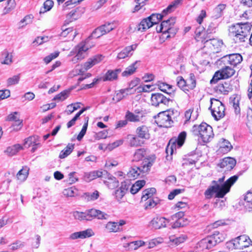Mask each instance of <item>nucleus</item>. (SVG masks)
Masks as SVG:
<instances>
[{
    "instance_id": "bb28decb",
    "label": "nucleus",
    "mask_w": 252,
    "mask_h": 252,
    "mask_svg": "<svg viewBox=\"0 0 252 252\" xmlns=\"http://www.w3.org/2000/svg\"><path fill=\"white\" fill-rule=\"evenodd\" d=\"M136 133L138 136L141 138L145 139L150 138V135L149 133V129L146 126H138L136 130Z\"/></svg>"
},
{
    "instance_id": "4c0bfd02",
    "label": "nucleus",
    "mask_w": 252,
    "mask_h": 252,
    "mask_svg": "<svg viewBox=\"0 0 252 252\" xmlns=\"http://www.w3.org/2000/svg\"><path fill=\"white\" fill-rule=\"evenodd\" d=\"M152 22L149 20V18H147L143 19L139 23L138 26V30L141 31H144L152 27Z\"/></svg>"
},
{
    "instance_id": "37998d69",
    "label": "nucleus",
    "mask_w": 252,
    "mask_h": 252,
    "mask_svg": "<svg viewBox=\"0 0 252 252\" xmlns=\"http://www.w3.org/2000/svg\"><path fill=\"white\" fill-rule=\"evenodd\" d=\"M156 190L155 188H152L146 189L143 191V194L141 197L142 201H146L148 199L152 198L154 194L156 193Z\"/></svg>"
},
{
    "instance_id": "423d86ee",
    "label": "nucleus",
    "mask_w": 252,
    "mask_h": 252,
    "mask_svg": "<svg viewBox=\"0 0 252 252\" xmlns=\"http://www.w3.org/2000/svg\"><path fill=\"white\" fill-rule=\"evenodd\" d=\"M187 136L185 131L181 132L177 137H172L169 141L166 151L168 156H173L177 149L180 148L184 144Z\"/></svg>"
},
{
    "instance_id": "09e8293b",
    "label": "nucleus",
    "mask_w": 252,
    "mask_h": 252,
    "mask_svg": "<svg viewBox=\"0 0 252 252\" xmlns=\"http://www.w3.org/2000/svg\"><path fill=\"white\" fill-rule=\"evenodd\" d=\"M74 149V144H68L67 146L61 151L59 158H65L68 156Z\"/></svg>"
},
{
    "instance_id": "69168bd1",
    "label": "nucleus",
    "mask_w": 252,
    "mask_h": 252,
    "mask_svg": "<svg viewBox=\"0 0 252 252\" xmlns=\"http://www.w3.org/2000/svg\"><path fill=\"white\" fill-rule=\"evenodd\" d=\"M86 110V108H83L79 112H78L74 118L71 119L69 122H68L67 124V126L68 128L71 127L75 124V122L79 118L80 116Z\"/></svg>"
},
{
    "instance_id": "5fc2aeb1",
    "label": "nucleus",
    "mask_w": 252,
    "mask_h": 252,
    "mask_svg": "<svg viewBox=\"0 0 252 252\" xmlns=\"http://www.w3.org/2000/svg\"><path fill=\"white\" fill-rule=\"evenodd\" d=\"M126 97L125 94L123 93L122 89H121L115 92L112 99L116 103L119 102Z\"/></svg>"
},
{
    "instance_id": "72a5a7b5",
    "label": "nucleus",
    "mask_w": 252,
    "mask_h": 252,
    "mask_svg": "<svg viewBox=\"0 0 252 252\" xmlns=\"http://www.w3.org/2000/svg\"><path fill=\"white\" fill-rule=\"evenodd\" d=\"M139 61H136L128 67H127L124 71L122 73V76L124 77H127L132 75L135 71L138 66L137 64L138 63Z\"/></svg>"
},
{
    "instance_id": "8fccbe9b",
    "label": "nucleus",
    "mask_w": 252,
    "mask_h": 252,
    "mask_svg": "<svg viewBox=\"0 0 252 252\" xmlns=\"http://www.w3.org/2000/svg\"><path fill=\"white\" fill-rule=\"evenodd\" d=\"M20 79V74H17L13 75L12 77L8 78L6 80V84L7 86L15 85L19 83Z\"/></svg>"
},
{
    "instance_id": "cd10ccee",
    "label": "nucleus",
    "mask_w": 252,
    "mask_h": 252,
    "mask_svg": "<svg viewBox=\"0 0 252 252\" xmlns=\"http://www.w3.org/2000/svg\"><path fill=\"white\" fill-rule=\"evenodd\" d=\"M29 170V167L27 166H23L17 173L16 178L17 180L20 183L25 181L28 177Z\"/></svg>"
},
{
    "instance_id": "ea45409f",
    "label": "nucleus",
    "mask_w": 252,
    "mask_h": 252,
    "mask_svg": "<svg viewBox=\"0 0 252 252\" xmlns=\"http://www.w3.org/2000/svg\"><path fill=\"white\" fill-rule=\"evenodd\" d=\"M105 228L109 232L116 233L121 231L118 222L115 221L108 222L106 224Z\"/></svg>"
},
{
    "instance_id": "f704fd0d",
    "label": "nucleus",
    "mask_w": 252,
    "mask_h": 252,
    "mask_svg": "<svg viewBox=\"0 0 252 252\" xmlns=\"http://www.w3.org/2000/svg\"><path fill=\"white\" fill-rule=\"evenodd\" d=\"M140 137L132 135L127 136V139L129 145L131 147H137L140 146L143 142L139 139Z\"/></svg>"
},
{
    "instance_id": "9b49d317",
    "label": "nucleus",
    "mask_w": 252,
    "mask_h": 252,
    "mask_svg": "<svg viewBox=\"0 0 252 252\" xmlns=\"http://www.w3.org/2000/svg\"><path fill=\"white\" fill-rule=\"evenodd\" d=\"M235 71L233 68L228 66H226L220 70L217 71L212 79L211 80V84H215L220 79L228 78L233 76Z\"/></svg>"
},
{
    "instance_id": "7ed1b4c3",
    "label": "nucleus",
    "mask_w": 252,
    "mask_h": 252,
    "mask_svg": "<svg viewBox=\"0 0 252 252\" xmlns=\"http://www.w3.org/2000/svg\"><path fill=\"white\" fill-rule=\"evenodd\" d=\"M73 216L75 219L80 220H90L91 218H97L98 220H108L110 217L109 215L99 210L91 209L86 211L85 212L76 211L73 213Z\"/></svg>"
},
{
    "instance_id": "393cba45",
    "label": "nucleus",
    "mask_w": 252,
    "mask_h": 252,
    "mask_svg": "<svg viewBox=\"0 0 252 252\" xmlns=\"http://www.w3.org/2000/svg\"><path fill=\"white\" fill-rule=\"evenodd\" d=\"M121 69L108 70L102 77L103 81H113L118 78V75L120 73Z\"/></svg>"
},
{
    "instance_id": "e2e57ef3",
    "label": "nucleus",
    "mask_w": 252,
    "mask_h": 252,
    "mask_svg": "<svg viewBox=\"0 0 252 252\" xmlns=\"http://www.w3.org/2000/svg\"><path fill=\"white\" fill-rule=\"evenodd\" d=\"M85 195L88 201H94L98 198L99 193L97 190H95L93 192L85 193Z\"/></svg>"
},
{
    "instance_id": "774afa93",
    "label": "nucleus",
    "mask_w": 252,
    "mask_h": 252,
    "mask_svg": "<svg viewBox=\"0 0 252 252\" xmlns=\"http://www.w3.org/2000/svg\"><path fill=\"white\" fill-rule=\"evenodd\" d=\"M84 68L82 65H77L75 66V68L70 72V75L71 77L79 75L81 73L84 72Z\"/></svg>"
},
{
    "instance_id": "052dcab7",
    "label": "nucleus",
    "mask_w": 252,
    "mask_h": 252,
    "mask_svg": "<svg viewBox=\"0 0 252 252\" xmlns=\"http://www.w3.org/2000/svg\"><path fill=\"white\" fill-rule=\"evenodd\" d=\"M3 56L4 58L3 62H1L2 64L10 65L12 63L13 61V56L11 53H8V52H5L3 54Z\"/></svg>"
},
{
    "instance_id": "f8f14e48",
    "label": "nucleus",
    "mask_w": 252,
    "mask_h": 252,
    "mask_svg": "<svg viewBox=\"0 0 252 252\" xmlns=\"http://www.w3.org/2000/svg\"><path fill=\"white\" fill-rule=\"evenodd\" d=\"M234 248L236 249L243 250L249 247L252 244V241L249 236L246 235H241L231 241Z\"/></svg>"
},
{
    "instance_id": "1a4fd4ad",
    "label": "nucleus",
    "mask_w": 252,
    "mask_h": 252,
    "mask_svg": "<svg viewBox=\"0 0 252 252\" xmlns=\"http://www.w3.org/2000/svg\"><path fill=\"white\" fill-rule=\"evenodd\" d=\"M183 0H175L168 7L164 9L160 14H153L148 17L149 20L152 22V25L157 24L160 20L165 15L174 11L182 2Z\"/></svg>"
},
{
    "instance_id": "de8ad7c7",
    "label": "nucleus",
    "mask_w": 252,
    "mask_h": 252,
    "mask_svg": "<svg viewBox=\"0 0 252 252\" xmlns=\"http://www.w3.org/2000/svg\"><path fill=\"white\" fill-rule=\"evenodd\" d=\"M198 114L197 112H194L193 113V110L189 109L187 111H186L185 113V117L186 119V121L187 122L189 120L192 121H194L196 119L197 117Z\"/></svg>"
},
{
    "instance_id": "f03ea898",
    "label": "nucleus",
    "mask_w": 252,
    "mask_h": 252,
    "mask_svg": "<svg viewBox=\"0 0 252 252\" xmlns=\"http://www.w3.org/2000/svg\"><path fill=\"white\" fill-rule=\"evenodd\" d=\"M252 25L249 23H238L229 28V34L235 43L243 42L251 30Z\"/></svg>"
},
{
    "instance_id": "5701e85b",
    "label": "nucleus",
    "mask_w": 252,
    "mask_h": 252,
    "mask_svg": "<svg viewBox=\"0 0 252 252\" xmlns=\"http://www.w3.org/2000/svg\"><path fill=\"white\" fill-rule=\"evenodd\" d=\"M102 59L103 57L101 55H97L89 59L87 62L82 65L84 70L86 71L94 65L98 63L102 60Z\"/></svg>"
},
{
    "instance_id": "473e14b6",
    "label": "nucleus",
    "mask_w": 252,
    "mask_h": 252,
    "mask_svg": "<svg viewBox=\"0 0 252 252\" xmlns=\"http://www.w3.org/2000/svg\"><path fill=\"white\" fill-rule=\"evenodd\" d=\"M23 149V147L19 144H15L7 148L4 151L5 155L8 157L15 156L19 151Z\"/></svg>"
},
{
    "instance_id": "a878e982",
    "label": "nucleus",
    "mask_w": 252,
    "mask_h": 252,
    "mask_svg": "<svg viewBox=\"0 0 252 252\" xmlns=\"http://www.w3.org/2000/svg\"><path fill=\"white\" fill-rule=\"evenodd\" d=\"M232 148L230 143L224 139H220V147L217 152L218 154H226L229 152Z\"/></svg>"
},
{
    "instance_id": "c756f323",
    "label": "nucleus",
    "mask_w": 252,
    "mask_h": 252,
    "mask_svg": "<svg viewBox=\"0 0 252 252\" xmlns=\"http://www.w3.org/2000/svg\"><path fill=\"white\" fill-rule=\"evenodd\" d=\"M154 162V158H144L140 166L139 167V169L141 170V172L143 173L147 172L150 170Z\"/></svg>"
},
{
    "instance_id": "79ce46f5",
    "label": "nucleus",
    "mask_w": 252,
    "mask_h": 252,
    "mask_svg": "<svg viewBox=\"0 0 252 252\" xmlns=\"http://www.w3.org/2000/svg\"><path fill=\"white\" fill-rule=\"evenodd\" d=\"M144 180H139L135 182L130 188V192L134 194L137 193L145 185Z\"/></svg>"
},
{
    "instance_id": "e433bc0d",
    "label": "nucleus",
    "mask_w": 252,
    "mask_h": 252,
    "mask_svg": "<svg viewBox=\"0 0 252 252\" xmlns=\"http://www.w3.org/2000/svg\"><path fill=\"white\" fill-rule=\"evenodd\" d=\"M187 239V237L184 235H182L178 237L171 236L169 237V241L171 245L177 246L184 242Z\"/></svg>"
},
{
    "instance_id": "680f3d73",
    "label": "nucleus",
    "mask_w": 252,
    "mask_h": 252,
    "mask_svg": "<svg viewBox=\"0 0 252 252\" xmlns=\"http://www.w3.org/2000/svg\"><path fill=\"white\" fill-rule=\"evenodd\" d=\"M7 120L12 122H17L18 124H22V120H20L19 114L17 112L9 115L7 117Z\"/></svg>"
},
{
    "instance_id": "ddd939ff",
    "label": "nucleus",
    "mask_w": 252,
    "mask_h": 252,
    "mask_svg": "<svg viewBox=\"0 0 252 252\" xmlns=\"http://www.w3.org/2000/svg\"><path fill=\"white\" fill-rule=\"evenodd\" d=\"M204 50L209 53L218 52L221 42L217 39H210L204 42Z\"/></svg>"
},
{
    "instance_id": "0eeeda50",
    "label": "nucleus",
    "mask_w": 252,
    "mask_h": 252,
    "mask_svg": "<svg viewBox=\"0 0 252 252\" xmlns=\"http://www.w3.org/2000/svg\"><path fill=\"white\" fill-rule=\"evenodd\" d=\"M209 107L213 117L216 120H219L225 116V107L222 103L215 98L210 99Z\"/></svg>"
},
{
    "instance_id": "3c124183",
    "label": "nucleus",
    "mask_w": 252,
    "mask_h": 252,
    "mask_svg": "<svg viewBox=\"0 0 252 252\" xmlns=\"http://www.w3.org/2000/svg\"><path fill=\"white\" fill-rule=\"evenodd\" d=\"M140 172H141V170H139V167L132 168L127 172V177L130 180H134L139 176Z\"/></svg>"
},
{
    "instance_id": "bf43d9fd",
    "label": "nucleus",
    "mask_w": 252,
    "mask_h": 252,
    "mask_svg": "<svg viewBox=\"0 0 252 252\" xmlns=\"http://www.w3.org/2000/svg\"><path fill=\"white\" fill-rule=\"evenodd\" d=\"M177 84L178 86L182 89L184 91L188 90L186 88L187 87V81L184 80L182 76H178L176 79Z\"/></svg>"
},
{
    "instance_id": "864d4df0",
    "label": "nucleus",
    "mask_w": 252,
    "mask_h": 252,
    "mask_svg": "<svg viewBox=\"0 0 252 252\" xmlns=\"http://www.w3.org/2000/svg\"><path fill=\"white\" fill-rule=\"evenodd\" d=\"M117 24L115 22H108L101 26V27H103V31L105 32V34L110 32L116 28Z\"/></svg>"
},
{
    "instance_id": "20e7f679",
    "label": "nucleus",
    "mask_w": 252,
    "mask_h": 252,
    "mask_svg": "<svg viewBox=\"0 0 252 252\" xmlns=\"http://www.w3.org/2000/svg\"><path fill=\"white\" fill-rule=\"evenodd\" d=\"M192 131L204 143L211 141L214 136L212 127L205 123L198 126L194 125L192 127Z\"/></svg>"
},
{
    "instance_id": "dca6fc26",
    "label": "nucleus",
    "mask_w": 252,
    "mask_h": 252,
    "mask_svg": "<svg viewBox=\"0 0 252 252\" xmlns=\"http://www.w3.org/2000/svg\"><path fill=\"white\" fill-rule=\"evenodd\" d=\"M152 105L158 106L160 104L167 105L169 99L160 93L153 94L151 98Z\"/></svg>"
},
{
    "instance_id": "6e6d98bb",
    "label": "nucleus",
    "mask_w": 252,
    "mask_h": 252,
    "mask_svg": "<svg viewBox=\"0 0 252 252\" xmlns=\"http://www.w3.org/2000/svg\"><path fill=\"white\" fill-rule=\"evenodd\" d=\"M187 87L190 89H194L196 86V80L194 75L193 73L189 74V78L186 80Z\"/></svg>"
},
{
    "instance_id": "2f4dec72",
    "label": "nucleus",
    "mask_w": 252,
    "mask_h": 252,
    "mask_svg": "<svg viewBox=\"0 0 252 252\" xmlns=\"http://www.w3.org/2000/svg\"><path fill=\"white\" fill-rule=\"evenodd\" d=\"M158 89L162 92L166 94H171L174 92L173 86L166 83L158 82L157 83Z\"/></svg>"
},
{
    "instance_id": "c03bdc74",
    "label": "nucleus",
    "mask_w": 252,
    "mask_h": 252,
    "mask_svg": "<svg viewBox=\"0 0 252 252\" xmlns=\"http://www.w3.org/2000/svg\"><path fill=\"white\" fill-rule=\"evenodd\" d=\"M230 103L232 105L236 114H239L240 113V97L239 96H235L234 97H231Z\"/></svg>"
},
{
    "instance_id": "6ab92c4d",
    "label": "nucleus",
    "mask_w": 252,
    "mask_h": 252,
    "mask_svg": "<svg viewBox=\"0 0 252 252\" xmlns=\"http://www.w3.org/2000/svg\"><path fill=\"white\" fill-rule=\"evenodd\" d=\"M130 184L126 182H124L121 183V187L115 192V197L118 201H121L123 197L125 196L130 188Z\"/></svg>"
},
{
    "instance_id": "a211bd4d",
    "label": "nucleus",
    "mask_w": 252,
    "mask_h": 252,
    "mask_svg": "<svg viewBox=\"0 0 252 252\" xmlns=\"http://www.w3.org/2000/svg\"><path fill=\"white\" fill-rule=\"evenodd\" d=\"M215 241L211 236L202 239L198 243V248L200 250L203 251V252L205 250H209L216 246Z\"/></svg>"
},
{
    "instance_id": "58836bf2",
    "label": "nucleus",
    "mask_w": 252,
    "mask_h": 252,
    "mask_svg": "<svg viewBox=\"0 0 252 252\" xmlns=\"http://www.w3.org/2000/svg\"><path fill=\"white\" fill-rule=\"evenodd\" d=\"M245 208L251 212L252 211V189L248 191L245 196Z\"/></svg>"
},
{
    "instance_id": "4468645a",
    "label": "nucleus",
    "mask_w": 252,
    "mask_h": 252,
    "mask_svg": "<svg viewBox=\"0 0 252 252\" xmlns=\"http://www.w3.org/2000/svg\"><path fill=\"white\" fill-rule=\"evenodd\" d=\"M170 220L164 217H157L154 218L149 222V226L155 229H159L167 227V224Z\"/></svg>"
},
{
    "instance_id": "4d7b16f0",
    "label": "nucleus",
    "mask_w": 252,
    "mask_h": 252,
    "mask_svg": "<svg viewBox=\"0 0 252 252\" xmlns=\"http://www.w3.org/2000/svg\"><path fill=\"white\" fill-rule=\"evenodd\" d=\"M137 92H149L155 90L153 85H140L137 88Z\"/></svg>"
},
{
    "instance_id": "412c9836",
    "label": "nucleus",
    "mask_w": 252,
    "mask_h": 252,
    "mask_svg": "<svg viewBox=\"0 0 252 252\" xmlns=\"http://www.w3.org/2000/svg\"><path fill=\"white\" fill-rule=\"evenodd\" d=\"M94 235V233L91 229H88L82 231L76 232L72 233L69 238L71 240H75L77 239H85L89 238Z\"/></svg>"
},
{
    "instance_id": "f257e3e1",
    "label": "nucleus",
    "mask_w": 252,
    "mask_h": 252,
    "mask_svg": "<svg viewBox=\"0 0 252 252\" xmlns=\"http://www.w3.org/2000/svg\"><path fill=\"white\" fill-rule=\"evenodd\" d=\"M225 176L220 178L218 181H213V185L209 188L205 192V195L207 198L212 197L213 193H216V197L222 198L228 193L231 187L237 180L238 177L233 176L225 182H224Z\"/></svg>"
},
{
    "instance_id": "a18cd8bd",
    "label": "nucleus",
    "mask_w": 252,
    "mask_h": 252,
    "mask_svg": "<svg viewBox=\"0 0 252 252\" xmlns=\"http://www.w3.org/2000/svg\"><path fill=\"white\" fill-rule=\"evenodd\" d=\"M63 193V195L66 197H73L78 194V190L74 187H70L64 189Z\"/></svg>"
},
{
    "instance_id": "4be33fe9",
    "label": "nucleus",
    "mask_w": 252,
    "mask_h": 252,
    "mask_svg": "<svg viewBox=\"0 0 252 252\" xmlns=\"http://www.w3.org/2000/svg\"><path fill=\"white\" fill-rule=\"evenodd\" d=\"M223 58L226 60L229 64L234 66L240 63L243 60L242 57L240 54H232L226 55Z\"/></svg>"
},
{
    "instance_id": "9d476101",
    "label": "nucleus",
    "mask_w": 252,
    "mask_h": 252,
    "mask_svg": "<svg viewBox=\"0 0 252 252\" xmlns=\"http://www.w3.org/2000/svg\"><path fill=\"white\" fill-rule=\"evenodd\" d=\"M94 45H91L89 43V39H87L85 41L81 42L78 44L70 52L69 56H72L75 54L78 55L82 59L85 58L88 55V51L91 49Z\"/></svg>"
},
{
    "instance_id": "a19ab883",
    "label": "nucleus",
    "mask_w": 252,
    "mask_h": 252,
    "mask_svg": "<svg viewBox=\"0 0 252 252\" xmlns=\"http://www.w3.org/2000/svg\"><path fill=\"white\" fill-rule=\"evenodd\" d=\"M34 17L32 14L26 15L19 23V28H23L32 23Z\"/></svg>"
},
{
    "instance_id": "aec40b11",
    "label": "nucleus",
    "mask_w": 252,
    "mask_h": 252,
    "mask_svg": "<svg viewBox=\"0 0 252 252\" xmlns=\"http://www.w3.org/2000/svg\"><path fill=\"white\" fill-rule=\"evenodd\" d=\"M107 174L106 171H94L90 172H86L84 173L83 179L87 182H90L91 181L99 177H103V175Z\"/></svg>"
},
{
    "instance_id": "b1692460",
    "label": "nucleus",
    "mask_w": 252,
    "mask_h": 252,
    "mask_svg": "<svg viewBox=\"0 0 252 252\" xmlns=\"http://www.w3.org/2000/svg\"><path fill=\"white\" fill-rule=\"evenodd\" d=\"M104 175L107 176L103 180L104 183L109 189H112L118 186L119 182L115 177L108 173Z\"/></svg>"
},
{
    "instance_id": "13d9d810",
    "label": "nucleus",
    "mask_w": 252,
    "mask_h": 252,
    "mask_svg": "<svg viewBox=\"0 0 252 252\" xmlns=\"http://www.w3.org/2000/svg\"><path fill=\"white\" fill-rule=\"evenodd\" d=\"M149 151L143 148L138 149L134 154V156L136 158L149 157Z\"/></svg>"
},
{
    "instance_id": "6e6552de",
    "label": "nucleus",
    "mask_w": 252,
    "mask_h": 252,
    "mask_svg": "<svg viewBox=\"0 0 252 252\" xmlns=\"http://www.w3.org/2000/svg\"><path fill=\"white\" fill-rule=\"evenodd\" d=\"M173 114V110H169L161 112L156 117V122L160 127H170L173 123L172 120Z\"/></svg>"
},
{
    "instance_id": "c9c22d12",
    "label": "nucleus",
    "mask_w": 252,
    "mask_h": 252,
    "mask_svg": "<svg viewBox=\"0 0 252 252\" xmlns=\"http://www.w3.org/2000/svg\"><path fill=\"white\" fill-rule=\"evenodd\" d=\"M226 5L224 4H220L216 6L213 11L212 17L215 19L220 18L222 15V11L225 8Z\"/></svg>"
},
{
    "instance_id": "2eb2a0df",
    "label": "nucleus",
    "mask_w": 252,
    "mask_h": 252,
    "mask_svg": "<svg viewBox=\"0 0 252 252\" xmlns=\"http://www.w3.org/2000/svg\"><path fill=\"white\" fill-rule=\"evenodd\" d=\"M137 47V44H134L125 47L118 53L116 57L117 60H120L130 57L133 54V51L136 49Z\"/></svg>"
},
{
    "instance_id": "0e129e2a",
    "label": "nucleus",
    "mask_w": 252,
    "mask_h": 252,
    "mask_svg": "<svg viewBox=\"0 0 252 252\" xmlns=\"http://www.w3.org/2000/svg\"><path fill=\"white\" fill-rule=\"evenodd\" d=\"M88 121H89V118L87 117L86 118V122L83 126V127H82L81 131L80 132V133H79V134L77 136V139L78 141H80L83 138V137H84L85 134H86V131L87 129L88 125Z\"/></svg>"
},
{
    "instance_id": "7c9ffc66",
    "label": "nucleus",
    "mask_w": 252,
    "mask_h": 252,
    "mask_svg": "<svg viewBox=\"0 0 252 252\" xmlns=\"http://www.w3.org/2000/svg\"><path fill=\"white\" fill-rule=\"evenodd\" d=\"M143 117V115L140 112L132 113L127 111L126 114V118L127 121L132 122H137L141 121Z\"/></svg>"
},
{
    "instance_id": "f3484780",
    "label": "nucleus",
    "mask_w": 252,
    "mask_h": 252,
    "mask_svg": "<svg viewBox=\"0 0 252 252\" xmlns=\"http://www.w3.org/2000/svg\"><path fill=\"white\" fill-rule=\"evenodd\" d=\"M32 146L31 152H34L36 149L40 146V144L38 140V136H30L25 140L24 147L28 148Z\"/></svg>"
},
{
    "instance_id": "39448f33",
    "label": "nucleus",
    "mask_w": 252,
    "mask_h": 252,
    "mask_svg": "<svg viewBox=\"0 0 252 252\" xmlns=\"http://www.w3.org/2000/svg\"><path fill=\"white\" fill-rule=\"evenodd\" d=\"M176 22L175 18L171 17L167 20L162 21L159 25L156 27L158 32H162L163 34H167L166 38L174 36L178 31L175 26Z\"/></svg>"
},
{
    "instance_id": "49530a36",
    "label": "nucleus",
    "mask_w": 252,
    "mask_h": 252,
    "mask_svg": "<svg viewBox=\"0 0 252 252\" xmlns=\"http://www.w3.org/2000/svg\"><path fill=\"white\" fill-rule=\"evenodd\" d=\"M211 237L214 239L216 245L220 242L223 241L226 237V235L223 233H220L218 231H215L213 234L210 235Z\"/></svg>"
},
{
    "instance_id": "603ef678",
    "label": "nucleus",
    "mask_w": 252,
    "mask_h": 252,
    "mask_svg": "<svg viewBox=\"0 0 252 252\" xmlns=\"http://www.w3.org/2000/svg\"><path fill=\"white\" fill-rule=\"evenodd\" d=\"M103 27H101V26L98 28L95 29L94 31L92 32L91 35L88 38L89 40L91 38H97L105 34V32L103 31Z\"/></svg>"
},
{
    "instance_id": "338daca9",
    "label": "nucleus",
    "mask_w": 252,
    "mask_h": 252,
    "mask_svg": "<svg viewBox=\"0 0 252 252\" xmlns=\"http://www.w3.org/2000/svg\"><path fill=\"white\" fill-rule=\"evenodd\" d=\"M163 242V239L162 238H157L151 240L148 243L149 249H151L158 245L161 244Z\"/></svg>"
},
{
    "instance_id": "c85d7f7f",
    "label": "nucleus",
    "mask_w": 252,
    "mask_h": 252,
    "mask_svg": "<svg viewBox=\"0 0 252 252\" xmlns=\"http://www.w3.org/2000/svg\"><path fill=\"white\" fill-rule=\"evenodd\" d=\"M235 164V158H222L219 163V165L220 168L225 167L227 170H231L234 167Z\"/></svg>"
}]
</instances>
